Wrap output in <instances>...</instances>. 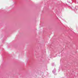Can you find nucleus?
<instances>
[{
  "instance_id": "nucleus-1",
  "label": "nucleus",
  "mask_w": 78,
  "mask_h": 78,
  "mask_svg": "<svg viewBox=\"0 0 78 78\" xmlns=\"http://www.w3.org/2000/svg\"><path fill=\"white\" fill-rule=\"evenodd\" d=\"M56 69L54 68L53 70L52 71V73H55L56 72Z\"/></svg>"
},
{
  "instance_id": "nucleus-2",
  "label": "nucleus",
  "mask_w": 78,
  "mask_h": 78,
  "mask_svg": "<svg viewBox=\"0 0 78 78\" xmlns=\"http://www.w3.org/2000/svg\"><path fill=\"white\" fill-rule=\"evenodd\" d=\"M54 64H55V63H54L52 64V66H54Z\"/></svg>"
},
{
  "instance_id": "nucleus-3",
  "label": "nucleus",
  "mask_w": 78,
  "mask_h": 78,
  "mask_svg": "<svg viewBox=\"0 0 78 78\" xmlns=\"http://www.w3.org/2000/svg\"><path fill=\"white\" fill-rule=\"evenodd\" d=\"M58 71L59 72V71H60V70H59V69L58 70Z\"/></svg>"
},
{
  "instance_id": "nucleus-4",
  "label": "nucleus",
  "mask_w": 78,
  "mask_h": 78,
  "mask_svg": "<svg viewBox=\"0 0 78 78\" xmlns=\"http://www.w3.org/2000/svg\"><path fill=\"white\" fill-rule=\"evenodd\" d=\"M75 8H76V7H75Z\"/></svg>"
}]
</instances>
